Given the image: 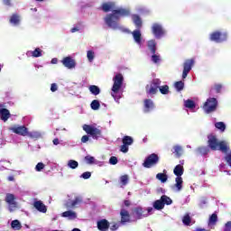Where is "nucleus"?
<instances>
[{
	"label": "nucleus",
	"mask_w": 231,
	"mask_h": 231,
	"mask_svg": "<svg viewBox=\"0 0 231 231\" xmlns=\"http://www.w3.org/2000/svg\"><path fill=\"white\" fill-rule=\"evenodd\" d=\"M52 143L54 145H59V138L53 139Z\"/></svg>",
	"instance_id": "0e129e2a"
},
{
	"label": "nucleus",
	"mask_w": 231,
	"mask_h": 231,
	"mask_svg": "<svg viewBox=\"0 0 231 231\" xmlns=\"http://www.w3.org/2000/svg\"><path fill=\"white\" fill-rule=\"evenodd\" d=\"M162 86V80L160 79H153L150 85H146L145 90L147 95H156Z\"/></svg>",
	"instance_id": "423d86ee"
},
{
	"label": "nucleus",
	"mask_w": 231,
	"mask_h": 231,
	"mask_svg": "<svg viewBox=\"0 0 231 231\" xmlns=\"http://www.w3.org/2000/svg\"><path fill=\"white\" fill-rule=\"evenodd\" d=\"M5 107H6L5 104H0V118L1 120H3V122H7L11 115H10V110Z\"/></svg>",
	"instance_id": "f8f14e48"
},
{
	"label": "nucleus",
	"mask_w": 231,
	"mask_h": 231,
	"mask_svg": "<svg viewBox=\"0 0 231 231\" xmlns=\"http://www.w3.org/2000/svg\"><path fill=\"white\" fill-rule=\"evenodd\" d=\"M61 62L65 68H68V69H73V68L77 66V62H75V60L70 56L63 58Z\"/></svg>",
	"instance_id": "9b49d317"
},
{
	"label": "nucleus",
	"mask_w": 231,
	"mask_h": 231,
	"mask_svg": "<svg viewBox=\"0 0 231 231\" xmlns=\"http://www.w3.org/2000/svg\"><path fill=\"white\" fill-rule=\"evenodd\" d=\"M173 153L175 154L176 158H181L183 154V148L180 145H175L173 146Z\"/></svg>",
	"instance_id": "bb28decb"
},
{
	"label": "nucleus",
	"mask_w": 231,
	"mask_h": 231,
	"mask_svg": "<svg viewBox=\"0 0 231 231\" xmlns=\"http://www.w3.org/2000/svg\"><path fill=\"white\" fill-rule=\"evenodd\" d=\"M195 231H208V230H207L205 228H197Z\"/></svg>",
	"instance_id": "774afa93"
},
{
	"label": "nucleus",
	"mask_w": 231,
	"mask_h": 231,
	"mask_svg": "<svg viewBox=\"0 0 231 231\" xmlns=\"http://www.w3.org/2000/svg\"><path fill=\"white\" fill-rule=\"evenodd\" d=\"M148 50H150L151 53H156V41L150 40L147 42Z\"/></svg>",
	"instance_id": "393cba45"
},
{
	"label": "nucleus",
	"mask_w": 231,
	"mask_h": 231,
	"mask_svg": "<svg viewBox=\"0 0 231 231\" xmlns=\"http://www.w3.org/2000/svg\"><path fill=\"white\" fill-rule=\"evenodd\" d=\"M71 33H75V32H79V28L74 27L70 30Z\"/></svg>",
	"instance_id": "69168bd1"
},
{
	"label": "nucleus",
	"mask_w": 231,
	"mask_h": 231,
	"mask_svg": "<svg viewBox=\"0 0 231 231\" xmlns=\"http://www.w3.org/2000/svg\"><path fill=\"white\" fill-rule=\"evenodd\" d=\"M217 109V99L215 97H209L207 99V101L204 103L203 110L207 115H209V113H214Z\"/></svg>",
	"instance_id": "0eeeda50"
},
{
	"label": "nucleus",
	"mask_w": 231,
	"mask_h": 231,
	"mask_svg": "<svg viewBox=\"0 0 231 231\" xmlns=\"http://www.w3.org/2000/svg\"><path fill=\"white\" fill-rule=\"evenodd\" d=\"M99 10H102L105 14L112 12L111 14H106L104 19L108 28H112V30H118V28H120V24H118L120 17H129V15H131V11L129 9H116V3L115 2H104L99 7Z\"/></svg>",
	"instance_id": "f257e3e1"
},
{
	"label": "nucleus",
	"mask_w": 231,
	"mask_h": 231,
	"mask_svg": "<svg viewBox=\"0 0 231 231\" xmlns=\"http://www.w3.org/2000/svg\"><path fill=\"white\" fill-rule=\"evenodd\" d=\"M161 200L162 201L163 205H172V199L168 197L167 195H162L161 197Z\"/></svg>",
	"instance_id": "2f4dec72"
},
{
	"label": "nucleus",
	"mask_w": 231,
	"mask_h": 231,
	"mask_svg": "<svg viewBox=\"0 0 231 231\" xmlns=\"http://www.w3.org/2000/svg\"><path fill=\"white\" fill-rule=\"evenodd\" d=\"M120 217H121V225H125V223H131V215L129 214V211L125 208H122L120 211Z\"/></svg>",
	"instance_id": "4468645a"
},
{
	"label": "nucleus",
	"mask_w": 231,
	"mask_h": 231,
	"mask_svg": "<svg viewBox=\"0 0 231 231\" xmlns=\"http://www.w3.org/2000/svg\"><path fill=\"white\" fill-rule=\"evenodd\" d=\"M154 109V103L151 99H144V113H151Z\"/></svg>",
	"instance_id": "aec40b11"
},
{
	"label": "nucleus",
	"mask_w": 231,
	"mask_h": 231,
	"mask_svg": "<svg viewBox=\"0 0 231 231\" xmlns=\"http://www.w3.org/2000/svg\"><path fill=\"white\" fill-rule=\"evenodd\" d=\"M3 3L5 6H12V0H3Z\"/></svg>",
	"instance_id": "052dcab7"
},
{
	"label": "nucleus",
	"mask_w": 231,
	"mask_h": 231,
	"mask_svg": "<svg viewBox=\"0 0 231 231\" xmlns=\"http://www.w3.org/2000/svg\"><path fill=\"white\" fill-rule=\"evenodd\" d=\"M194 66V59L186 60L183 63V71H182V79H187L189 73H190V69Z\"/></svg>",
	"instance_id": "1a4fd4ad"
},
{
	"label": "nucleus",
	"mask_w": 231,
	"mask_h": 231,
	"mask_svg": "<svg viewBox=\"0 0 231 231\" xmlns=\"http://www.w3.org/2000/svg\"><path fill=\"white\" fill-rule=\"evenodd\" d=\"M159 91H160V93H162V95H169L168 85H163V86L160 85Z\"/></svg>",
	"instance_id": "a19ab883"
},
{
	"label": "nucleus",
	"mask_w": 231,
	"mask_h": 231,
	"mask_svg": "<svg viewBox=\"0 0 231 231\" xmlns=\"http://www.w3.org/2000/svg\"><path fill=\"white\" fill-rule=\"evenodd\" d=\"M57 62H58L57 58H54L51 60V64H57Z\"/></svg>",
	"instance_id": "338daca9"
},
{
	"label": "nucleus",
	"mask_w": 231,
	"mask_h": 231,
	"mask_svg": "<svg viewBox=\"0 0 231 231\" xmlns=\"http://www.w3.org/2000/svg\"><path fill=\"white\" fill-rule=\"evenodd\" d=\"M132 21H133L134 24L135 25V27L137 28V30H140V28H142L143 22H142V18L140 17V15L133 14Z\"/></svg>",
	"instance_id": "412c9836"
},
{
	"label": "nucleus",
	"mask_w": 231,
	"mask_h": 231,
	"mask_svg": "<svg viewBox=\"0 0 231 231\" xmlns=\"http://www.w3.org/2000/svg\"><path fill=\"white\" fill-rule=\"evenodd\" d=\"M110 230H112V231L118 230V226H117L116 224L113 225V226L110 227Z\"/></svg>",
	"instance_id": "680f3d73"
},
{
	"label": "nucleus",
	"mask_w": 231,
	"mask_h": 231,
	"mask_svg": "<svg viewBox=\"0 0 231 231\" xmlns=\"http://www.w3.org/2000/svg\"><path fill=\"white\" fill-rule=\"evenodd\" d=\"M160 60H162L160 54L154 53L152 55V62H153V64H158Z\"/></svg>",
	"instance_id": "49530a36"
},
{
	"label": "nucleus",
	"mask_w": 231,
	"mask_h": 231,
	"mask_svg": "<svg viewBox=\"0 0 231 231\" xmlns=\"http://www.w3.org/2000/svg\"><path fill=\"white\" fill-rule=\"evenodd\" d=\"M85 162L86 163H88V165H93V163H95V157L91 156V155H87L85 157Z\"/></svg>",
	"instance_id": "a18cd8bd"
},
{
	"label": "nucleus",
	"mask_w": 231,
	"mask_h": 231,
	"mask_svg": "<svg viewBox=\"0 0 231 231\" xmlns=\"http://www.w3.org/2000/svg\"><path fill=\"white\" fill-rule=\"evenodd\" d=\"M83 131L92 136L93 140H98V138H102V130L89 125H83Z\"/></svg>",
	"instance_id": "39448f33"
},
{
	"label": "nucleus",
	"mask_w": 231,
	"mask_h": 231,
	"mask_svg": "<svg viewBox=\"0 0 231 231\" xmlns=\"http://www.w3.org/2000/svg\"><path fill=\"white\" fill-rule=\"evenodd\" d=\"M158 163H160V157L156 153H152L145 158L143 162V167H144V169H152V167H156Z\"/></svg>",
	"instance_id": "20e7f679"
},
{
	"label": "nucleus",
	"mask_w": 231,
	"mask_h": 231,
	"mask_svg": "<svg viewBox=\"0 0 231 231\" xmlns=\"http://www.w3.org/2000/svg\"><path fill=\"white\" fill-rule=\"evenodd\" d=\"M11 226L14 230H21V228H23V226L21 225V222H19V220H13L11 223Z\"/></svg>",
	"instance_id": "f704fd0d"
},
{
	"label": "nucleus",
	"mask_w": 231,
	"mask_h": 231,
	"mask_svg": "<svg viewBox=\"0 0 231 231\" xmlns=\"http://www.w3.org/2000/svg\"><path fill=\"white\" fill-rule=\"evenodd\" d=\"M183 166L181 164H178L175 166L174 170H173V174H175V176H177V178H181V176H183Z\"/></svg>",
	"instance_id": "5701e85b"
},
{
	"label": "nucleus",
	"mask_w": 231,
	"mask_h": 231,
	"mask_svg": "<svg viewBox=\"0 0 231 231\" xmlns=\"http://www.w3.org/2000/svg\"><path fill=\"white\" fill-rule=\"evenodd\" d=\"M168 178L169 177L165 173H158L156 175V179L159 180V181H161L162 183H165V181H167Z\"/></svg>",
	"instance_id": "c9c22d12"
},
{
	"label": "nucleus",
	"mask_w": 231,
	"mask_h": 231,
	"mask_svg": "<svg viewBox=\"0 0 231 231\" xmlns=\"http://www.w3.org/2000/svg\"><path fill=\"white\" fill-rule=\"evenodd\" d=\"M87 142H89V135H83L81 137V143H87Z\"/></svg>",
	"instance_id": "bf43d9fd"
},
{
	"label": "nucleus",
	"mask_w": 231,
	"mask_h": 231,
	"mask_svg": "<svg viewBox=\"0 0 231 231\" xmlns=\"http://www.w3.org/2000/svg\"><path fill=\"white\" fill-rule=\"evenodd\" d=\"M215 127L221 131V133H225V130L226 129V125H225L223 122H217L215 124Z\"/></svg>",
	"instance_id": "e433bc0d"
},
{
	"label": "nucleus",
	"mask_w": 231,
	"mask_h": 231,
	"mask_svg": "<svg viewBox=\"0 0 231 231\" xmlns=\"http://www.w3.org/2000/svg\"><path fill=\"white\" fill-rule=\"evenodd\" d=\"M11 131L14 132V134H19L20 136H26L28 134V128L24 125L13 126L11 127Z\"/></svg>",
	"instance_id": "ddd939ff"
},
{
	"label": "nucleus",
	"mask_w": 231,
	"mask_h": 231,
	"mask_svg": "<svg viewBox=\"0 0 231 231\" xmlns=\"http://www.w3.org/2000/svg\"><path fill=\"white\" fill-rule=\"evenodd\" d=\"M152 32L157 38H160L162 35H163V28L160 25V23H153Z\"/></svg>",
	"instance_id": "a211bd4d"
},
{
	"label": "nucleus",
	"mask_w": 231,
	"mask_h": 231,
	"mask_svg": "<svg viewBox=\"0 0 231 231\" xmlns=\"http://www.w3.org/2000/svg\"><path fill=\"white\" fill-rule=\"evenodd\" d=\"M33 207L38 210V212H42V214H46V212H48V208H46V205H44L41 200L34 201Z\"/></svg>",
	"instance_id": "dca6fc26"
},
{
	"label": "nucleus",
	"mask_w": 231,
	"mask_h": 231,
	"mask_svg": "<svg viewBox=\"0 0 231 231\" xmlns=\"http://www.w3.org/2000/svg\"><path fill=\"white\" fill-rule=\"evenodd\" d=\"M113 82L114 84L111 88V96L113 97V98H116V95L118 94L120 89H122V86H124V75H122L121 73L116 74L113 78Z\"/></svg>",
	"instance_id": "7ed1b4c3"
},
{
	"label": "nucleus",
	"mask_w": 231,
	"mask_h": 231,
	"mask_svg": "<svg viewBox=\"0 0 231 231\" xmlns=\"http://www.w3.org/2000/svg\"><path fill=\"white\" fill-rule=\"evenodd\" d=\"M61 216L62 217H68L69 219H77V213L71 210L63 212Z\"/></svg>",
	"instance_id": "b1692460"
},
{
	"label": "nucleus",
	"mask_w": 231,
	"mask_h": 231,
	"mask_svg": "<svg viewBox=\"0 0 231 231\" xmlns=\"http://www.w3.org/2000/svg\"><path fill=\"white\" fill-rule=\"evenodd\" d=\"M109 226V221H107L106 218L97 221V230L99 231H108Z\"/></svg>",
	"instance_id": "f3484780"
},
{
	"label": "nucleus",
	"mask_w": 231,
	"mask_h": 231,
	"mask_svg": "<svg viewBox=\"0 0 231 231\" xmlns=\"http://www.w3.org/2000/svg\"><path fill=\"white\" fill-rule=\"evenodd\" d=\"M90 107L93 109V111H98V109H100V102L97 99H94L90 104Z\"/></svg>",
	"instance_id": "72a5a7b5"
},
{
	"label": "nucleus",
	"mask_w": 231,
	"mask_h": 231,
	"mask_svg": "<svg viewBox=\"0 0 231 231\" xmlns=\"http://www.w3.org/2000/svg\"><path fill=\"white\" fill-rule=\"evenodd\" d=\"M42 169H44V163L38 162L37 165L35 166V171H37V172H41Z\"/></svg>",
	"instance_id": "603ef678"
},
{
	"label": "nucleus",
	"mask_w": 231,
	"mask_h": 231,
	"mask_svg": "<svg viewBox=\"0 0 231 231\" xmlns=\"http://www.w3.org/2000/svg\"><path fill=\"white\" fill-rule=\"evenodd\" d=\"M122 142L125 145H133V143L134 142V140H133V137L125 135L123 137Z\"/></svg>",
	"instance_id": "7c9ffc66"
},
{
	"label": "nucleus",
	"mask_w": 231,
	"mask_h": 231,
	"mask_svg": "<svg viewBox=\"0 0 231 231\" xmlns=\"http://www.w3.org/2000/svg\"><path fill=\"white\" fill-rule=\"evenodd\" d=\"M174 86L178 91H183V88H185V83L183 81H177L175 82Z\"/></svg>",
	"instance_id": "79ce46f5"
},
{
	"label": "nucleus",
	"mask_w": 231,
	"mask_h": 231,
	"mask_svg": "<svg viewBox=\"0 0 231 231\" xmlns=\"http://www.w3.org/2000/svg\"><path fill=\"white\" fill-rule=\"evenodd\" d=\"M132 35L134 37V41L137 43V44H142V32H140V30H134L132 32Z\"/></svg>",
	"instance_id": "4be33fe9"
},
{
	"label": "nucleus",
	"mask_w": 231,
	"mask_h": 231,
	"mask_svg": "<svg viewBox=\"0 0 231 231\" xmlns=\"http://www.w3.org/2000/svg\"><path fill=\"white\" fill-rule=\"evenodd\" d=\"M68 167H69V169H77V167H79V162L75 160H69L68 162Z\"/></svg>",
	"instance_id": "37998d69"
},
{
	"label": "nucleus",
	"mask_w": 231,
	"mask_h": 231,
	"mask_svg": "<svg viewBox=\"0 0 231 231\" xmlns=\"http://www.w3.org/2000/svg\"><path fill=\"white\" fill-rule=\"evenodd\" d=\"M120 151H121V152H125V153L129 152V145L123 143V145H121V147H120Z\"/></svg>",
	"instance_id": "5fc2aeb1"
},
{
	"label": "nucleus",
	"mask_w": 231,
	"mask_h": 231,
	"mask_svg": "<svg viewBox=\"0 0 231 231\" xmlns=\"http://www.w3.org/2000/svg\"><path fill=\"white\" fill-rule=\"evenodd\" d=\"M82 203V198L76 197L74 200H68L65 203L66 208H77L78 205H80Z\"/></svg>",
	"instance_id": "2eb2a0df"
},
{
	"label": "nucleus",
	"mask_w": 231,
	"mask_h": 231,
	"mask_svg": "<svg viewBox=\"0 0 231 231\" xmlns=\"http://www.w3.org/2000/svg\"><path fill=\"white\" fill-rule=\"evenodd\" d=\"M192 219L190 218V215L186 214L182 218V223L186 225V226H189L191 223Z\"/></svg>",
	"instance_id": "ea45409f"
},
{
	"label": "nucleus",
	"mask_w": 231,
	"mask_h": 231,
	"mask_svg": "<svg viewBox=\"0 0 231 231\" xmlns=\"http://www.w3.org/2000/svg\"><path fill=\"white\" fill-rule=\"evenodd\" d=\"M227 37H228V34H226V32H221L219 31H216L210 34L209 39L213 42L220 43V42H225Z\"/></svg>",
	"instance_id": "6e6552de"
},
{
	"label": "nucleus",
	"mask_w": 231,
	"mask_h": 231,
	"mask_svg": "<svg viewBox=\"0 0 231 231\" xmlns=\"http://www.w3.org/2000/svg\"><path fill=\"white\" fill-rule=\"evenodd\" d=\"M26 136H28L29 138H39V133H37V132H29L27 130Z\"/></svg>",
	"instance_id": "09e8293b"
},
{
	"label": "nucleus",
	"mask_w": 231,
	"mask_h": 231,
	"mask_svg": "<svg viewBox=\"0 0 231 231\" xmlns=\"http://www.w3.org/2000/svg\"><path fill=\"white\" fill-rule=\"evenodd\" d=\"M32 57L38 58V57H42V51L39 48H36L32 52Z\"/></svg>",
	"instance_id": "c03bdc74"
},
{
	"label": "nucleus",
	"mask_w": 231,
	"mask_h": 231,
	"mask_svg": "<svg viewBox=\"0 0 231 231\" xmlns=\"http://www.w3.org/2000/svg\"><path fill=\"white\" fill-rule=\"evenodd\" d=\"M124 205H125V207H131V201L130 200H125Z\"/></svg>",
	"instance_id": "e2e57ef3"
},
{
	"label": "nucleus",
	"mask_w": 231,
	"mask_h": 231,
	"mask_svg": "<svg viewBox=\"0 0 231 231\" xmlns=\"http://www.w3.org/2000/svg\"><path fill=\"white\" fill-rule=\"evenodd\" d=\"M134 214L136 216L137 219H143V217H147V214H144L143 208L142 207H136L133 209Z\"/></svg>",
	"instance_id": "6ab92c4d"
},
{
	"label": "nucleus",
	"mask_w": 231,
	"mask_h": 231,
	"mask_svg": "<svg viewBox=\"0 0 231 231\" xmlns=\"http://www.w3.org/2000/svg\"><path fill=\"white\" fill-rule=\"evenodd\" d=\"M225 160L229 167H231V151L226 153Z\"/></svg>",
	"instance_id": "8fccbe9b"
},
{
	"label": "nucleus",
	"mask_w": 231,
	"mask_h": 231,
	"mask_svg": "<svg viewBox=\"0 0 231 231\" xmlns=\"http://www.w3.org/2000/svg\"><path fill=\"white\" fill-rule=\"evenodd\" d=\"M120 183L122 187H125L129 183V176L128 175H122L120 177Z\"/></svg>",
	"instance_id": "4c0bfd02"
},
{
	"label": "nucleus",
	"mask_w": 231,
	"mask_h": 231,
	"mask_svg": "<svg viewBox=\"0 0 231 231\" xmlns=\"http://www.w3.org/2000/svg\"><path fill=\"white\" fill-rule=\"evenodd\" d=\"M20 21L21 20H19V14H12V16L10 18L11 24H14L15 26H17V24H19Z\"/></svg>",
	"instance_id": "c756f323"
},
{
	"label": "nucleus",
	"mask_w": 231,
	"mask_h": 231,
	"mask_svg": "<svg viewBox=\"0 0 231 231\" xmlns=\"http://www.w3.org/2000/svg\"><path fill=\"white\" fill-rule=\"evenodd\" d=\"M216 93H221V89H223V85L216 84L214 87Z\"/></svg>",
	"instance_id": "6e6d98bb"
},
{
	"label": "nucleus",
	"mask_w": 231,
	"mask_h": 231,
	"mask_svg": "<svg viewBox=\"0 0 231 231\" xmlns=\"http://www.w3.org/2000/svg\"><path fill=\"white\" fill-rule=\"evenodd\" d=\"M88 89L92 95H95V97H97V95H100V88L97 85L90 86Z\"/></svg>",
	"instance_id": "c85d7f7f"
},
{
	"label": "nucleus",
	"mask_w": 231,
	"mask_h": 231,
	"mask_svg": "<svg viewBox=\"0 0 231 231\" xmlns=\"http://www.w3.org/2000/svg\"><path fill=\"white\" fill-rule=\"evenodd\" d=\"M5 201L9 205V211L14 212L17 208V202L15 201V195L7 193L5 196Z\"/></svg>",
	"instance_id": "9d476101"
},
{
	"label": "nucleus",
	"mask_w": 231,
	"mask_h": 231,
	"mask_svg": "<svg viewBox=\"0 0 231 231\" xmlns=\"http://www.w3.org/2000/svg\"><path fill=\"white\" fill-rule=\"evenodd\" d=\"M224 231H231V221L225 224Z\"/></svg>",
	"instance_id": "13d9d810"
},
{
	"label": "nucleus",
	"mask_w": 231,
	"mask_h": 231,
	"mask_svg": "<svg viewBox=\"0 0 231 231\" xmlns=\"http://www.w3.org/2000/svg\"><path fill=\"white\" fill-rule=\"evenodd\" d=\"M217 223V214L213 213L208 220V225H216Z\"/></svg>",
	"instance_id": "58836bf2"
},
{
	"label": "nucleus",
	"mask_w": 231,
	"mask_h": 231,
	"mask_svg": "<svg viewBox=\"0 0 231 231\" xmlns=\"http://www.w3.org/2000/svg\"><path fill=\"white\" fill-rule=\"evenodd\" d=\"M208 146H199L197 151L199 154L201 156H206L211 151H220L224 154L226 152H230V145L226 143V141H219L216 135L208 136Z\"/></svg>",
	"instance_id": "f03ea898"
},
{
	"label": "nucleus",
	"mask_w": 231,
	"mask_h": 231,
	"mask_svg": "<svg viewBox=\"0 0 231 231\" xmlns=\"http://www.w3.org/2000/svg\"><path fill=\"white\" fill-rule=\"evenodd\" d=\"M80 178H83V180H89L91 178V172L85 171L80 175Z\"/></svg>",
	"instance_id": "3c124183"
},
{
	"label": "nucleus",
	"mask_w": 231,
	"mask_h": 231,
	"mask_svg": "<svg viewBox=\"0 0 231 231\" xmlns=\"http://www.w3.org/2000/svg\"><path fill=\"white\" fill-rule=\"evenodd\" d=\"M184 106L188 109H194L196 107V103L191 99H188L184 102Z\"/></svg>",
	"instance_id": "473e14b6"
},
{
	"label": "nucleus",
	"mask_w": 231,
	"mask_h": 231,
	"mask_svg": "<svg viewBox=\"0 0 231 231\" xmlns=\"http://www.w3.org/2000/svg\"><path fill=\"white\" fill-rule=\"evenodd\" d=\"M87 57L88 59L89 62H93V60L95 59V52L93 51H88Z\"/></svg>",
	"instance_id": "de8ad7c7"
},
{
	"label": "nucleus",
	"mask_w": 231,
	"mask_h": 231,
	"mask_svg": "<svg viewBox=\"0 0 231 231\" xmlns=\"http://www.w3.org/2000/svg\"><path fill=\"white\" fill-rule=\"evenodd\" d=\"M109 163L110 165H116V163H118V158H116V156L110 157Z\"/></svg>",
	"instance_id": "864d4df0"
},
{
	"label": "nucleus",
	"mask_w": 231,
	"mask_h": 231,
	"mask_svg": "<svg viewBox=\"0 0 231 231\" xmlns=\"http://www.w3.org/2000/svg\"><path fill=\"white\" fill-rule=\"evenodd\" d=\"M175 181H176V183H175L174 187H176L177 190L180 192V190H181L183 189V178L177 177L175 179Z\"/></svg>",
	"instance_id": "cd10ccee"
},
{
	"label": "nucleus",
	"mask_w": 231,
	"mask_h": 231,
	"mask_svg": "<svg viewBox=\"0 0 231 231\" xmlns=\"http://www.w3.org/2000/svg\"><path fill=\"white\" fill-rule=\"evenodd\" d=\"M59 89V86L56 83H52L51 85V91L52 93H55V91H57Z\"/></svg>",
	"instance_id": "4d7b16f0"
},
{
	"label": "nucleus",
	"mask_w": 231,
	"mask_h": 231,
	"mask_svg": "<svg viewBox=\"0 0 231 231\" xmlns=\"http://www.w3.org/2000/svg\"><path fill=\"white\" fill-rule=\"evenodd\" d=\"M153 208H155V210H163V208H165L162 199H157L153 202Z\"/></svg>",
	"instance_id": "a878e982"
}]
</instances>
